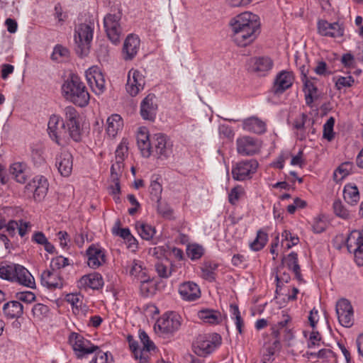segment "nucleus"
Wrapping results in <instances>:
<instances>
[{"label":"nucleus","instance_id":"1","mask_svg":"<svg viewBox=\"0 0 363 363\" xmlns=\"http://www.w3.org/2000/svg\"><path fill=\"white\" fill-rule=\"evenodd\" d=\"M232 38L240 47L252 43L259 33L260 22L257 15L251 12H243L233 18L230 21Z\"/></svg>","mask_w":363,"mask_h":363},{"label":"nucleus","instance_id":"2","mask_svg":"<svg viewBox=\"0 0 363 363\" xmlns=\"http://www.w3.org/2000/svg\"><path fill=\"white\" fill-rule=\"evenodd\" d=\"M64 98L79 107L88 105L90 95L81 79L76 74H71L62 86Z\"/></svg>","mask_w":363,"mask_h":363},{"label":"nucleus","instance_id":"3","mask_svg":"<svg viewBox=\"0 0 363 363\" xmlns=\"http://www.w3.org/2000/svg\"><path fill=\"white\" fill-rule=\"evenodd\" d=\"M139 337L142 347L138 345V342L133 337L128 336L129 347L138 363H150V356L155 352L156 346L145 331H140Z\"/></svg>","mask_w":363,"mask_h":363},{"label":"nucleus","instance_id":"4","mask_svg":"<svg viewBox=\"0 0 363 363\" xmlns=\"http://www.w3.org/2000/svg\"><path fill=\"white\" fill-rule=\"evenodd\" d=\"M94 30V23L91 21L79 24L75 27L74 38L77 45V52L81 57L86 55L89 52Z\"/></svg>","mask_w":363,"mask_h":363},{"label":"nucleus","instance_id":"5","mask_svg":"<svg viewBox=\"0 0 363 363\" xmlns=\"http://www.w3.org/2000/svg\"><path fill=\"white\" fill-rule=\"evenodd\" d=\"M289 321V318L286 316V319L279 322L277 325L272 328L270 337L263 346V363H271L274 360V355L281 350V345L279 328H284Z\"/></svg>","mask_w":363,"mask_h":363},{"label":"nucleus","instance_id":"6","mask_svg":"<svg viewBox=\"0 0 363 363\" xmlns=\"http://www.w3.org/2000/svg\"><path fill=\"white\" fill-rule=\"evenodd\" d=\"M221 340L217 333L200 335L193 343V350L198 356L206 357L221 344Z\"/></svg>","mask_w":363,"mask_h":363},{"label":"nucleus","instance_id":"7","mask_svg":"<svg viewBox=\"0 0 363 363\" xmlns=\"http://www.w3.org/2000/svg\"><path fill=\"white\" fill-rule=\"evenodd\" d=\"M182 318L175 312L163 314L157 319L155 330L160 335L168 336L177 331L182 325Z\"/></svg>","mask_w":363,"mask_h":363},{"label":"nucleus","instance_id":"8","mask_svg":"<svg viewBox=\"0 0 363 363\" xmlns=\"http://www.w3.org/2000/svg\"><path fill=\"white\" fill-rule=\"evenodd\" d=\"M65 127V123L59 116H50L48 124V134L51 140L58 145H65L70 138L69 131Z\"/></svg>","mask_w":363,"mask_h":363},{"label":"nucleus","instance_id":"9","mask_svg":"<svg viewBox=\"0 0 363 363\" xmlns=\"http://www.w3.org/2000/svg\"><path fill=\"white\" fill-rule=\"evenodd\" d=\"M68 342L78 359L86 357L99 350L97 346L94 345L89 340L77 333L73 332L69 334Z\"/></svg>","mask_w":363,"mask_h":363},{"label":"nucleus","instance_id":"10","mask_svg":"<svg viewBox=\"0 0 363 363\" xmlns=\"http://www.w3.org/2000/svg\"><path fill=\"white\" fill-rule=\"evenodd\" d=\"M258 167L257 160L250 159L236 162L232 167V177L236 181L242 182L252 178Z\"/></svg>","mask_w":363,"mask_h":363},{"label":"nucleus","instance_id":"11","mask_svg":"<svg viewBox=\"0 0 363 363\" xmlns=\"http://www.w3.org/2000/svg\"><path fill=\"white\" fill-rule=\"evenodd\" d=\"M65 123L69 131V135L74 141L78 142L81 140V128L79 122V114L76 108L68 106L64 109Z\"/></svg>","mask_w":363,"mask_h":363},{"label":"nucleus","instance_id":"12","mask_svg":"<svg viewBox=\"0 0 363 363\" xmlns=\"http://www.w3.org/2000/svg\"><path fill=\"white\" fill-rule=\"evenodd\" d=\"M152 153L158 159L168 158L172 152V144L163 133H157L152 136Z\"/></svg>","mask_w":363,"mask_h":363},{"label":"nucleus","instance_id":"13","mask_svg":"<svg viewBox=\"0 0 363 363\" xmlns=\"http://www.w3.org/2000/svg\"><path fill=\"white\" fill-rule=\"evenodd\" d=\"M121 13H108L104 18V25L109 40L114 44L120 41L122 29L120 23Z\"/></svg>","mask_w":363,"mask_h":363},{"label":"nucleus","instance_id":"14","mask_svg":"<svg viewBox=\"0 0 363 363\" xmlns=\"http://www.w3.org/2000/svg\"><path fill=\"white\" fill-rule=\"evenodd\" d=\"M347 247L354 255V261L359 266H363V235L359 230H353L347 239Z\"/></svg>","mask_w":363,"mask_h":363},{"label":"nucleus","instance_id":"15","mask_svg":"<svg viewBox=\"0 0 363 363\" xmlns=\"http://www.w3.org/2000/svg\"><path fill=\"white\" fill-rule=\"evenodd\" d=\"M86 81L96 94H101L106 89L104 76L98 66L89 67L85 72Z\"/></svg>","mask_w":363,"mask_h":363},{"label":"nucleus","instance_id":"16","mask_svg":"<svg viewBox=\"0 0 363 363\" xmlns=\"http://www.w3.org/2000/svg\"><path fill=\"white\" fill-rule=\"evenodd\" d=\"M317 30L320 35L332 38H342L345 34L344 25L338 21L330 23L326 20H318Z\"/></svg>","mask_w":363,"mask_h":363},{"label":"nucleus","instance_id":"17","mask_svg":"<svg viewBox=\"0 0 363 363\" xmlns=\"http://www.w3.org/2000/svg\"><path fill=\"white\" fill-rule=\"evenodd\" d=\"M336 313L338 321L341 325L345 328H350L353 325V308L348 300L342 298L337 302Z\"/></svg>","mask_w":363,"mask_h":363},{"label":"nucleus","instance_id":"18","mask_svg":"<svg viewBox=\"0 0 363 363\" xmlns=\"http://www.w3.org/2000/svg\"><path fill=\"white\" fill-rule=\"evenodd\" d=\"M49 184L48 179L41 175L35 177L26 186V189L33 194L35 201H40L46 196Z\"/></svg>","mask_w":363,"mask_h":363},{"label":"nucleus","instance_id":"19","mask_svg":"<svg viewBox=\"0 0 363 363\" xmlns=\"http://www.w3.org/2000/svg\"><path fill=\"white\" fill-rule=\"evenodd\" d=\"M145 81L144 76L137 69H131L127 76L125 84L126 91L132 96H135L144 88Z\"/></svg>","mask_w":363,"mask_h":363},{"label":"nucleus","instance_id":"20","mask_svg":"<svg viewBox=\"0 0 363 363\" xmlns=\"http://www.w3.org/2000/svg\"><path fill=\"white\" fill-rule=\"evenodd\" d=\"M237 151L238 154L247 156L257 153L261 147L259 141L250 136H243L236 140Z\"/></svg>","mask_w":363,"mask_h":363},{"label":"nucleus","instance_id":"21","mask_svg":"<svg viewBox=\"0 0 363 363\" xmlns=\"http://www.w3.org/2000/svg\"><path fill=\"white\" fill-rule=\"evenodd\" d=\"M87 264L91 269H98L106 261V252L99 245H91L86 251Z\"/></svg>","mask_w":363,"mask_h":363},{"label":"nucleus","instance_id":"22","mask_svg":"<svg viewBox=\"0 0 363 363\" xmlns=\"http://www.w3.org/2000/svg\"><path fill=\"white\" fill-rule=\"evenodd\" d=\"M181 298L185 301H195L200 298L201 291L199 286L194 281H184L179 284L178 289Z\"/></svg>","mask_w":363,"mask_h":363},{"label":"nucleus","instance_id":"23","mask_svg":"<svg viewBox=\"0 0 363 363\" xmlns=\"http://www.w3.org/2000/svg\"><path fill=\"white\" fill-rule=\"evenodd\" d=\"M136 139L142 156L146 158L149 157L152 155V138H150L147 128L140 127L137 131Z\"/></svg>","mask_w":363,"mask_h":363},{"label":"nucleus","instance_id":"24","mask_svg":"<svg viewBox=\"0 0 363 363\" xmlns=\"http://www.w3.org/2000/svg\"><path fill=\"white\" fill-rule=\"evenodd\" d=\"M55 166L62 177H69L73 168V157L72 154L67 151H62L55 158Z\"/></svg>","mask_w":363,"mask_h":363},{"label":"nucleus","instance_id":"25","mask_svg":"<svg viewBox=\"0 0 363 363\" xmlns=\"http://www.w3.org/2000/svg\"><path fill=\"white\" fill-rule=\"evenodd\" d=\"M41 284L49 289H61L63 286V279L59 272L47 269L40 276Z\"/></svg>","mask_w":363,"mask_h":363},{"label":"nucleus","instance_id":"26","mask_svg":"<svg viewBox=\"0 0 363 363\" xmlns=\"http://www.w3.org/2000/svg\"><path fill=\"white\" fill-rule=\"evenodd\" d=\"M294 80V76L292 72L283 70L276 77L273 90L277 94H282L286 89H289Z\"/></svg>","mask_w":363,"mask_h":363},{"label":"nucleus","instance_id":"27","mask_svg":"<svg viewBox=\"0 0 363 363\" xmlns=\"http://www.w3.org/2000/svg\"><path fill=\"white\" fill-rule=\"evenodd\" d=\"M140 45V40L138 35L133 34L128 35L123 43V55L124 60H133L138 54Z\"/></svg>","mask_w":363,"mask_h":363},{"label":"nucleus","instance_id":"28","mask_svg":"<svg viewBox=\"0 0 363 363\" xmlns=\"http://www.w3.org/2000/svg\"><path fill=\"white\" fill-rule=\"evenodd\" d=\"M157 105L155 96L148 94L140 104V115L145 120L154 121L156 116Z\"/></svg>","mask_w":363,"mask_h":363},{"label":"nucleus","instance_id":"29","mask_svg":"<svg viewBox=\"0 0 363 363\" xmlns=\"http://www.w3.org/2000/svg\"><path fill=\"white\" fill-rule=\"evenodd\" d=\"M13 282H16L23 286L34 289L35 287V279L30 272L23 266L18 264Z\"/></svg>","mask_w":363,"mask_h":363},{"label":"nucleus","instance_id":"30","mask_svg":"<svg viewBox=\"0 0 363 363\" xmlns=\"http://www.w3.org/2000/svg\"><path fill=\"white\" fill-rule=\"evenodd\" d=\"M104 284L101 275L97 272H94L83 276L78 281V286L80 288L98 289Z\"/></svg>","mask_w":363,"mask_h":363},{"label":"nucleus","instance_id":"31","mask_svg":"<svg viewBox=\"0 0 363 363\" xmlns=\"http://www.w3.org/2000/svg\"><path fill=\"white\" fill-rule=\"evenodd\" d=\"M123 127V121L118 114H112L106 120V131L110 138H115L121 131Z\"/></svg>","mask_w":363,"mask_h":363},{"label":"nucleus","instance_id":"32","mask_svg":"<svg viewBox=\"0 0 363 363\" xmlns=\"http://www.w3.org/2000/svg\"><path fill=\"white\" fill-rule=\"evenodd\" d=\"M242 128L248 132L262 134L266 132V123L257 117L252 116L243 120Z\"/></svg>","mask_w":363,"mask_h":363},{"label":"nucleus","instance_id":"33","mask_svg":"<svg viewBox=\"0 0 363 363\" xmlns=\"http://www.w3.org/2000/svg\"><path fill=\"white\" fill-rule=\"evenodd\" d=\"M198 317L205 323L217 325L223 320V316L218 311L213 309H202L198 312Z\"/></svg>","mask_w":363,"mask_h":363},{"label":"nucleus","instance_id":"34","mask_svg":"<svg viewBox=\"0 0 363 363\" xmlns=\"http://www.w3.org/2000/svg\"><path fill=\"white\" fill-rule=\"evenodd\" d=\"M129 275L138 281L147 277V269L143 266V262L134 259L127 267Z\"/></svg>","mask_w":363,"mask_h":363},{"label":"nucleus","instance_id":"35","mask_svg":"<svg viewBox=\"0 0 363 363\" xmlns=\"http://www.w3.org/2000/svg\"><path fill=\"white\" fill-rule=\"evenodd\" d=\"M3 312L9 319L18 318L23 313V306L18 301H11L4 305Z\"/></svg>","mask_w":363,"mask_h":363},{"label":"nucleus","instance_id":"36","mask_svg":"<svg viewBox=\"0 0 363 363\" xmlns=\"http://www.w3.org/2000/svg\"><path fill=\"white\" fill-rule=\"evenodd\" d=\"M303 83L306 104L308 106H311L314 99L318 97V89L312 79H309L307 76L304 75Z\"/></svg>","mask_w":363,"mask_h":363},{"label":"nucleus","instance_id":"37","mask_svg":"<svg viewBox=\"0 0 363 363\" xmlns=\"http://www.w3.org/2000/svg\"><path fill=\"white\" fill-rule=\"evenodd\" d=\"M345 201L351 206H355L359 201V192L356 185L346 184L343 190Z\"/></svg>","mask_w":363,"mask_h":363},{"label":"nucleus","instance_id":"38","mask_svg":"<svg viewBox=\"0 0 363 363\" xmlns=\"http://www.w3.org/2000/svg\"><path fill=\"white\" fill-rule=\"evenodd\" d=\"M218 264L212 261H208L203 263L201 269V277L206 280L213 281L216 279V271Z\"/></svg>","mask_w":363,"mask_h":363},{"label":"nucleus","instance_id":"39","mask_svg":"<svg viewBox=\"0 0 363 363\" xmlns=\"http://www.w3.org/2000/svg\"><path fill=\"white\" fill-rule=\"evenodd\" d=\"M353 167V163L350 162H346L341 164L334 172V180L336 182H339L343 180L347 175H349L352 172Z\"/></svg>","mask_w":363,"mask_h":363},{"label":"nucleus","instance_id":"40","mask_svg":"<svg viewBox=\"0 0 363 363\" xmlns=\"http://www.w3.org/2000/svg\"><path fill=\"white\" fill-rule=\"evenodd\" d=\"M135 228L143 240H150L155 234V230L152 225L141 221L135 223Z\"/></svg>","mask_w":363,"mask_h":363},{"label":"nucleus","instance_id":"41","mask_svg":"<svg viewBox=\"0 0 363 363\" xmlns=\"http://www.w3.org/2000/svg\"><path fill=\"white\" fill-rule=\"evenodd\" d=\"M284 262L289 269H291L294 273L296 277L301 279L300 266L298 264V255L296 253L292 252L284 258Z\"/></svg>","mask_w":363,"mask_h":363},{"label":"nucleus","instance_id":"42","mask_svg":"<svg viewBox=\"0 0 363 363\" xmlns=\"http://www.w3.org/2000/svg\"><path fill=\"white\" fill-rule=\"evenodd\" d=\"M10 172L14 177L16 182L23 184L27 180L25 172V164L21 162L13 163L10 167Z\"/></svg>","mask_w":363,"mask_h":363},{"label":"nucleus","instance_id":"43","mask_svg":"<svg viewBox=\"0 0 363 363\" xmlns=\"http://www.w3.org/2000/svg\"><path fill=\"white\" fill-rule=\"evenodd\" d=\"M333 208L336 216L344 220H347L351 218L352 214L350 211L345 207L340 199H337L333 202Z\"/></svg>","mask_w":363,"mask_h":363},{"label":"nucleus","instance_id":"44","mask_svg":"<svg viewBox=\"0 0 363 363\" xmlns=\"http://www.w3.org/2000/svg\"><path fill=\"white\" fill-rule=\"evenodd\" d=\"M333 82H335L336 89L337 90H341L342 89L352 86L355 81L354 77L351 75H347L345 77L337 75L333 77Z\"/></svg>","mask_w":363,"mask_h":363},{"label":"nucleus","instance_id":"45","mask_svg":"<svg viewBox=\"0 0 363 363\" xmlns=\"http://www.w3.org/2000/svg\"><path fill=\"white\" fill-rule=\"evenodd\" d=\"M268 240V235L262 230H259L255 240L250 244V247L254 251L262 250Z\"/></svg>","mask_w":363,"mask_h":363},{"label":"nucleus","instance_id":"46","mask_svg":"<svg viewBox=\"0 0 363 363\" xmlns=\"http://www.w3.org/2000/svg\"><path fill=\"white\" fill-rule=\"evenodd\" d=\"M140 291L143 296H149L155 294L156 290L155 284L148 276L140 280Z\"/></svg>","mask_w":363,"mask_h":363},{"label":"nucleus","instance_id":"47","mask_svg":"<svg viewBox=\"0 0 363 363\" xmlns=\"http://www.w3.org/2000/svg\"><path fill=\"white\" fill-rule=\"evenodd\" d=\"M128 140L123 138L116 150V161L124 162L125 159L128 156Z\"/></svg>","mask_w":363,"mask_h":363},{"label":"nucleus","instance_id":"48","mask_svg":"<svg viewBox=\"0 0 363 363\" xmlns=\"http://www.w3.org/2000/svg\"><path fill=\"white\" fill-rule=\"evenodd\" d=\"M273 67V62L269 57L258 58L255 63V69L257 72L264 74L265 72L269 71Z\"/></svg>","mask_w":363,"mask_h":363},{"label":"nucleus","instance_id":"49","mask_svg":"<svg viewBox=\"0 0 363 363\" xmlns=\"http://www.w3.org/2000/svg\"><path fill=\"white\" fill-rule=\"evenodd\" d=\"M16 264H7L0 267V278L13 282L16 272Z\"/></svg>","mask_w":363,"mask_h":363},{"label":"nucleus","instance_id":"50","mask_svg":"<svg viewBox=\"0 0 363 363\" xmlns=\"http://www.w3.org/2000/svg\"><path fill=\"white\" fill-rule=\"evenodd\" d=\"M307 118V116L303 113L298 118H296L293 123L294 128L298 131L297 133V135L298 139L301 140L306 138L304 130L306 128Z\"/></svg>","mask_w":363,"mask_h":363},{"label":"nucleus","instance_id":"51","mask_svg":"<svg viewBox=\"0 0 363 363\" xmlns=\"http://www.w3.org/2000/svg\"><path fill=\"white\" fill-rule=\"evenodd\" d=\"M230 311L231 313L232 318L235 320L236 329L238 330L240 334H242V328L244 326V322L242 318H241L238 306L237 305L231 304L230 306Z\"/></svg>","mask_w":363,"mask_h":363},{"label":"nucleus","instance_id":"52","mask_svg":"<svg viewBox=\"0 0 363 363\" xmlns=\"http://www.w3.org/2000/svg\"><path fill=\"white\" fill-rule=\"evenodd\" d=\"M69 50L67 48L60 45H57L53 50L52 54L51 55V58L53 60L62 62L65 59H67L69 56Z\"/></svg>","mask_w":363,"mask_h":363},{"label":"nucleus","instance_id":"53","mask_svg":"<svg viewBox=\"0 0 363 363\" xmlns=\"http://www.w3.org/2000/svg\"><path fill=\"white\" fill-rule=\"evenodd\" d=\"M124 164L122 162L115 161L111 167V181L117 182L123 174Z\"/></svg>","mask_w":363,"mask_h":363},{"label":"nucleus","instance_id":"54","mask_svg":"<svg viewBox=\"0 0 363 363\" xmlns=\"http://www.w3.org/2000/svg\"><path fill=\"white\" fill-rule=\"evenodd\" d=\"M203 252V248L199 245L193 244L187 247L188 257L192 260L201 258Z\"/></svg>","mask_w":363,"mask_h":363},{"label":"nucleus","instance_id":"55","mask_svg":"<svg viewBox=\"0 0 363 363\" xmlns=\"http://www.w3.org/2000/svg\"><path fill=\"white\" fill-rule=\"evenodd\" d=\"M121 220L117 219L112 228V233L125 240L131 233L128 228H121Z\"/></svg>","mask_w":363,"mask_h":363},{"label":"nucleus","instance_id":"56","mask_svg":"<svg viewBox=\"0 0 363 363\" xmlns=\"http://www.w3.org/2000/svg\"><path fill=\"white\" fill-rule=\"evenodd\" d=\"M335 119L330 117L323 125V138L331 141L334 138L333 127Z\"/></svg>","mask_w":363,"mask_h":363},{"label":"nucleus","instance_id":"57","mask_svg":"<svg viewBox=\"0 0 363 363\" xmlns=\"http://www.w3.org/2000/svg\"><path fill=\"white\" fill-rule=\"evenodd\" d=\"M155 270L160 277L167 279L172 275L174 269L173 266L168 267L162 262H157L155 264Z\"/></svg>","mask_w":363,"mask_h":363},{"label":"nucleus","instance_id":"58","mask_svg":"<svg viewBox=\"0 0 363 363\" xmlns=\"http://www.w3.org/2000/svg\"><path fill=\"white\" fill-rule=\"evenodd\" d=\"M67 265H69V259L62 256H58L51 260L50 269L58 272L59 269Z\"/></svg>","mask_w":363,"mask_h":363},{"label":"nucleus","instance_id":"59","mask_svg":"<svg viewBox=\"0 0 363 363\" xmlns=\"http://www.w3.org/2000/svg\"><path fill=\"white\" fill-rule=\"evenodd\" d=\"M157 212L165 218H171L173 215V211L166 203L157 201Z\"/></svg>","mask_w":363,"mask_h":363},{"label":"nucleus","instance_id":"60","mask_svg":"<svg viewBox=\"0 0 363 363\" xmlns=\"http://www.w3.org/2000/svg\"><path fill=\"white\" fill-rule=\"evenodd\" d=\"M162 191V185L157 181L151 182L150 186V192L152 199H156L159 201L161 199V194Z\"/></svg>","mask_w":363,"mask_h":363},{"label":"nucleus","instance_id":"61","mask_svg":"<svg viewBox=\"0 0 363 363\" xmlns=\"http://www.w3.org/2000/svg\"><path fill=\"white\" fill-rule=\"evenodd\" d=\"M243 192L244 191L241 186H237L232 189L228 195L229 202L231 204L235 205L238 201Z\"/></svg>","mask_w":363,"mask_h":363},{"label":"nucleus","instance_id":"62","mask_svg":"<svg viewBox=\"0 0 363 363\" xmlns=\"http://www.w3.org/2000/svg\"><path fill=\"white\" fill-rule=\"evenodd\" d=\"M16 298L18 301L30 303L35 300V295L31 291H26L16 293Z\"/></svg>","mask_w":363,"mask_h":363},{"label":"nucleus","instance_id":"63","mask_svg":"<svg viewBox=\"0 0 363 363\" xmlns=\"http://www.w3.org/2000/svg\"><path fill=\"white\" fill-rule=\"evenodd\" d=\"M326 227L327 223L323 218L316 217L313 219L312 228L314 233H320L326 229Z\"/></svg>","mask_w":363,"mask_h":363},{"label":"nucleus","instance_id":"64","mask_svg":"<svg viewBox=\"0 0 363 363\" xmlns=\"http://www.w3.org/2000/svg\"><path fill=\"white\" fill-rule=\"evenodd\" d=\"M89 363H112V359L108 358L107 353L99 350Z\"/></svg>","mask_w":363,"mask_h":363}]
</instances>
